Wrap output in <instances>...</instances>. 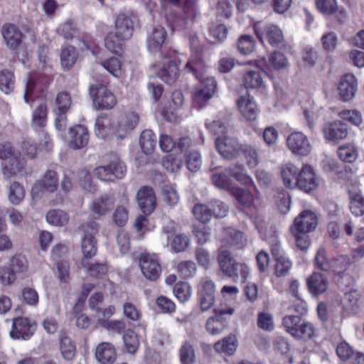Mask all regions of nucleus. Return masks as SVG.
I'll list each match as a JSON object with an SVG mask.
<instances>
[{"label":"nucleus","instance_id":"obj_6","mask_svg":"<svg viewBox=\"0 0 364 364\" xmlns=\"http://www.w3.org/2000/svg\"><path fill=\"white\" fill-rule=\"evenodd\" d=\"M255 33L257 38L262 43L264 37L269 43L274 47H280L284 43V36L282 30L275 25H262L256 23L254 26Z\"/></svg>","mask_w":364,"mask_h":364},{"label":"nucleus","instance_id":"obj_5","mask_svg":"<svg viewBox=\"0 0 364 364\" xmlns=\"http://www.w3.org/2000/svg\"><path fill=\"white\" fill-rule=\"evenodd\" d=\"M90 95L96 109L113 108L117 104L115 96L102 84L92 85L90 87Z\"/></svg>","mask_w":364,"mask_h":364},{"label":"nucleus","instance_id":"obj_31","mask_svg":"<svg viewBox=\"0 0 364 364\" xmlns=\"http://www.w3.org/2000/svg\"><path fill=\"white\" fill-rule=\"evenodd\" d=\"M139 122V116L134 112H130L122 116L119 119L116 129L120 139H124V135L135 128Z\"/></svg>","mask_w":364,"mask_h":364},{"label":"nucleus","instance_id":"obj_27","mask_svg":"<svg viewBox=\"0 0 364 364\" xmlns=\"http://www.w3.org/2000/svg\"><path fill=\"white\" fill-rule=\"evenodd\" d=\"M117 357L114 346L108 342L100 343L95 350V358L102 364H112Z\"/></svg>","mask_w":364,"mask_h":364},{"label":"nucleus","instance_id":"obj_52","mask_svg":"<svg viewBox=\"0 0 364 364\" xmlns=\"http://www.w3.org/2000/svg\"><path fill=\"white\" fill-rule=\"evenodd\" d=\"M47 106L45 104L38 105L33 113L32 124L34 127H43L47 122Z\"/></svg>","mask_w":364,"mask_h":364},{"label":"nucleus","instance_id":"obj_54","mask_svg":"<svg viewBox=\"0 0 364 364\" xmlns=\"http://www.w3.org/2000/svg\"><path fill=\"white\" fill-rule=\"evenodd\" d=\"M268 65L271 68L282 70L288 67L289 62L284 54L275 51L270 55Z\"/></svg>","mask_w":364,"mask_h":364},{"label":"nucleus","instance_id":"obj_7","mask_svg":"<svg viewBox=\"0 0 364 364\" xmlns=\"http://www.w3.org/2000/svg\"><path fill=\"white\" fill-rule=\"evenodd\" d=\"M215 144L220 155L225 159H234L241 154L242 144L235 138L226 135L218 136Z\"/></svg>","mask_w":364,"mask_h":364},{"label":"nucleus","instance_id":"obj_35","mask_svg":"<svg viewBox=\"0 0 364 364\" xmlns=\"http://www.w3.org/2000/svg\"><path fill=\"white\" fill-rule=\"evenodd\" d=\"M116 31L122 38H129L133 33V23L131 18L124 14H120L115 22Z\"/></svg>","mask_w":364,"mask_h":364},{"label":"nucleus","instance_id":"obj_4","mask_svg":"<svg viewBox=\"0 0 364 364\" xmlns=\"http://www.w3.org/2000/svg\"><path fill=\"white\" fill-rule=\"evenodd\" d=\"M139 266L142 274L149 281H157L161 274V266L155 254H141L139 258Z\"/></svg>","mask_w":364,"mask_h":364},{"label":"nucleus","instance_id":"obj_18","mask_svg":"<svg viewBox=\"0 0 364 364\" xmlns=\"http://www.w3.org/2000/svg\"><path fill=\"white\" fill-rule=\"evenodd\" d=\"M136 199L144 214L149 215L155 210L156 198L154 191L151 187H141L137 192Z\"/></svg>","mask_w":364,"mask_h":364},{"label":"nucleus","instance_id":"obj_53","mask_svg":"<svg viewBox=\"0 0 364 364\" xmlns=\"http://www.w3.org/2000/svg\"><path fill=\"white\" fill-rule=\"evenodd\" d=\"M178 273L183 279L193 277L197 271L196 264L191 260L180 262L176 267Z\"/></svg>","mask_w":364,"mask_h":364},{"label":"nucleus","instance_id":"obj_9","mask_svg":"<svg viewBox=\"0 0 364 364\" xmlns=\"http://www.w3.org/2000/svg\"><path fill=\"white\" fill-rule=\"evenodd\" d=\"M190 46L192 53L186 64L185 69L188 72H192L198 77V73L201 72L205 67L202 57V46L198 37L191 36L190 38Z\"/></svg>","mask_w":364,"mask_h":364},{"label":"nucleus","instance_id":"obj_26","mask_svg":"<svg viewBox=\"0 0 364 364\" xmlns=\"http://www.w3.org/2000/svg\"><path fill=\"white\" fill-rule=\"evenodd\" d=\"M325 138L328 141H337L343 139L348 134L347 127L341 122L326 124L323 128Z\"/></svg>","mask_w":364,"mask_h":364},{"label":"nucleus","instance_id":"obj_17","mask_svg":"<svg viewBox=\"0 0 364 364\" xmlns=\"http://www.w3.org/2000/svg\"><path fill=\"white\" fill-rule=\"evenodd\" d=\"M318 186V179L312 167L307 164L303 166L297 178L296 187L309 193L315 190Z\"/></svg>","mask_w":364,"mask_h":364},{"label":"nucleus","instance_id":"obj_55","mask_svg":"<svg viewBox=\"0 0 364 364\" xmlns=\"http://www.w3.org/2000/svg\"><path fill=\"white\" fill-rule=\"evenodd\" d=\"M314 334V327L307 321H303L296 331H294V338L298 340L309 341Z\"/></svg>","mask_w":364,"mask_h":364},{"label":"nucleus","instance_id":"obj_33","mask_svg":"<svg viewBox=\"0 0 364 364\" xmlns=\"http://www.w3.org/2000/svg\"><path fill=\"white\" fill-rule=\"evenodd\" d=\"M114 130V122L110 116L102 114L98 117L95 122V133L99 138L104 139Z\"/></svg>","mask_w":364,"mask_h":364},{"label":"nucleus","instance_id":"obj_11","mask_svg":"<svg viewBox=\"0 0 364 364\" xmlns=\"http://www.w3.org/2000/svg\"><path fill=\"white\" fill-rule=\"evenodd\" d=\"M318 224L316 214L311 210H304L294 219L291 225V232L296 234L299 232L308 233L314 230Z\"/></svg>","mask_w":364,"mask_h":364},{"label":"nucleus","instance_id":"obj_58","mask_svg":"<svg viewBox=\"0 0 364 364\" xmlns=\"http://www.w3.org/2000/svg\"><path fill=\"white\" fill-rule=\"evenodd\" d=\"M193 213L198 220L203 223L209 222L213 215L210 205L207 206L200 203L194 205Z\"/></svg>","mask_w":364,"mask_h":364},{"label":"nucleus","instance_id":"obj_8","mask_svg":"<svg viewBox=\"0 0 364 364\" xmlns=\"http://www.w3.org/2000/svg\"><path fill=\"white\" fill-rule=\"evenodd\" d=\"M180 63L175 51H170L168 56L164 59V65L159 73V77L166 83L173 84L178 78Z\"/></svg>","mask_w":364,"mask_h":364},{"label":"nucleus","instance_id":"obj_21","mask_svg":"<svg viewBox=\"0 0 364 364\" xmlns=\"http://www.w3.org/2000/svg\"><path fill=\"white\" fill-rule=\"evenodd\" d=\"M348 192L350 198V209L351 213L356 216L364 214V197L358 186L351 183L348 186Z\"/></svg>","mask_w":364,"mask_h":364},{"label":"nucleus","instance_id":"obj_57","mask_svg":"<svg viewBox=\"0 0 364 364\" xmlns=\"http://www.w3.org/2000/svg\"><path fill=\"white\" fill-rule=\"evenodd\" d=\"M123 340L127 351L134 354L139 348V341L137 335L132 330L125 331L123 336Z\"/></svg>","mask_w":364,"mask_h":364},{"label":"nucleus","instance_id":"obj_44","mask_svg":"<svg viewBox=\"0 0 364 364\" xmlns=\"http://www.w3.org/2000/svg\"><path fill=\"white\" fill-rule=\"evenodd\" d=\"M46 220L48 223L55 226H64L69 221L68 214L59 209H54L48 211L46 214Z\"/></svg>","mask_w":364,"mask_h":364},{"label":"nucleus","instance_id":"obj_39","mask_svg":"<svg viewBox=\"0 0 364 364\" xmlns=\"http://www.w3.org/2000/svg\"><path fill=\"white\" fill-rule=\"evenodd\" d=\"M272 254L274 255L276 259V267L275 274L277 277H283L287 275L290 269L291 268V262L287 257L284 255H279L277 247H273Z\"/></svg>","mask_w":364,"mask_h":364},{"label":"nucleus","instance_id":"obj_20","mask_svg":"<svg viewBox=\"0 0 364 364\" xmlns=\"http://www.w3.org/2000/svg\"><path fill=\"white\" fill-rule=\"evenodd\" d=\"M58 186V174L55 171H47L43 178L38 181L32 188V193L38 194L40 191L54 192Z\"/></svg>","mask_w":364,"mask_h":364},{"label":"nucleus","instance_id":"obj_50","mask_svg":"<svg viewBox=\"0 0 364 364\" xmlns=\"http://www.w3.org/2000/svg\"><path fill=\"white\" fill-rule=\"evenodd\" d=\"M97 250V242L93 235L85 234L82 241V250L85 257H92L96 255Z\"/></svg>","mask_w":364,"mask_h":364},{"label":"nucleus","instance_id":"obj_29","mask_svg":"<svg viewBox=\"0 0 364 364\" xmlns=\"http://www.w3.org/2000/svg\"><path fill=\"white\" fill-rule=\"evenodd\" d=\"M264 73L259 68L247 70L242 77L243 85L246 88L259 89L264 87L263 75Z\"/></svg>","mask_w":364,"mask_h":364},{"label":"nucleus","instance_id":"obj_40","mask_svg":"<svg viewBox=\"0 0 364 364\" xmlns=\"http://www.w3.org/2000/svg\"><path fill=\"white\" fill-rule=\"evenodd\" d=\"M15 88V76L12 71L8 69L0 70V90L9 95Z\"/></svg>","mask_w":364,"mask_h":364},{"label":"nucleus","instance_id":"obj_10","mask_svg":"<svg viewBox=\"0 0 364 364\" xmlns=\"http://www.w3.org/2000/svg\"><path fill=\"white\" fill-rule=\"evenodd\" d=\"M126 170L124 164L117 161L107 166L97 167L93 173L102 181H114L116 179L123 178Z\"/></svg>","mask_w":364,"mask_h":364},{"label":"nucleus","instance_id":"obj_19","mask_svg":"<svg viewBox=\"0 0 364 364\" xmlns=\"http://www.w3.org/2000/svg\"><path fill=\"white\" fill-rule=\"evenodd\" d=\"M4 40L11 50H16L22 43L23 33L14 24L6 23L2 26Z\"/></svg>","mask_w":364,"mask_h":364},{"label":"nucleus","instance_id":"obj_48","mask_svg":"<svg viewBox=\"0 0 364 364\" xmlns=\"http://www.w3.org/2000/svg\"><path fill=\"white\" fill-rule=\"evenodd\" d=\"M237 49L241 54L248 55L253 52L256 43L254 38L250 35H242L237 41Z\"/></svg>","mask_w":364,"mask_h":364},{"label":"nucleus","instance_id":"obj_60","mask_svg":"<svg viewBox=\"0 0 364 364\" xmlns=\"http://www.w3.org/2000/svg\"><path fill=\"white\" fill-rule=\"evenodd\" d=\"M162 195L164 201L170 206H173L179 202V195L176 188L171 185H164L162 187Z\"/></svg>","mask_w":364,"mask_h":364},{"label":"nucleus","instance_id":"obj_47","mask_svg":"<svg viewBox=\"0 0 364 364\" xmlns=\"http://www.w3.org/2000/svg\"><path fill=\"white\" fill-rule=\"evenodd\" d=\"M230 174L235 178L237 181L244 185L250 184L252 181L250 176H248L242 165L234 164L228 167Z\"/></svg>","mask_w":364,"mask_h":364},{"label":"nucleus","instance_id":"obj_64","mask_svg":"<svg viewBox=\"0 0 364 364\" xmlns=\"http://www.w3.org/2000/svg\"><path fill=\"white\" fill-rule=\"evenodd\" d=\"M173 293L181 301L185 302L191 297V286L186 282H179L174 287Z\"/></svg>","mask_w":364,"mask_h":364},{"label":"nucleus","instance_id":"obj_41","mask_svg":"<svg viewBox=\"0 0 364 364\" xmlns=\"http://www.w3.org/2000/svg\"><path fill=\"white\" fill-rule=\"evenodd\" d=\"M360 295L357 291H350L344 294L343 304L345 310L349 314H356L360 310Z\"/></svg>","mask_w":364,"mask_h":364},{"label":"nucleus","instance_id":"obj_61","mask_svg":"<svg viewBox=\"0 0 364 364\" xmlns=\"http://www.w3.org/2000/svg\"><path fill=\"white\" fill-rule=\"evenodd\" d=\"M241 153L244 154L250 167L255 168L259 162L258 153L255 149L248 144H242Z\"/></svg>","mask_w":364,"mask_h":364},{"label":"nucleus","instance_id":"obj_59","mask_svg":"<svg viewBox=\"0 0 364 364\" xmlns=\"http://www.w3.org/2000/svg\"><path fill=\"white\" fill-rule=\"evenodd\" d=\"M57 32L68 40L73 39L78 34L76 24L71 20H68L61 24L58 28Z\"/></svg>","mask_w":364,"mask_h":364},{"label":"nucleus","instance_id":"obj_23","mask_svg":"<svg viewBox=\"0 0 364 364\" xmlns=\"http://www.w3.org/2000/svg\"><path fill=\"white\" fill-rule=\"evenodd\" d=\"M339 95L342 100H351L357 90V80L352 74H346L341 79L338 86Z\"/></svg>","mask_w":364,"mask_h":364},{"label":"nucleus","instance_id":"obj_16","mask_svg":"<svg viewBox=\"0 0 364 364\" xmlns=\"http://www.w3.org/2000/svg\"><path fill=\"white\" fill-rule=\"evenodd\" d=\"M36 331V325L28 318L18 317L13 320V330L10 336L14 338L28 339Z\"/></svg>","mask_w":364,"mask_h":364},{"label":"nucleus","instance_id":"obj_24","mask_svg":"<svg viewBox=\"0 0 364 364\" xmlns=\"http://www.w3.org/2000/svg\"><path fill=\"white\" fill-rule=\"evenodd\" d=\"M53 81V75L51 73L39 74L36 83L31 79L28 80L25 88L24 100L26 103L33 102L31 97L36 86H38L39 89L43 90L46 88Z\"/></svg>","mask_w":364,"mask_h":364},{"label":"nucleus","instance_id":"obj_34","mask_svg":"<svg viewBox=\"0 0 364 364\" xmlns=\"http://www.w3.org/2000/svg\"><path fill=\"white\" fill-rule=\"evenodd\" d=\"M306 282L310 292L314 296L325 292L328 287L326 278L320 273H314L307 279Z\"/></svg>","mask_w":364,"mask_h":364},{"label":"nucleus","instance_id":"obj_46","mask_svg":"<svg viewBox=\"0 0 364 364\" xmlns=\"http://www.w3.org/2000/svg\"><path fill=\"white\" fill-rule=\"evenodd\" d=\"M339 159L346 163H353L358 158V151L355 146L351 144H347L340 146L337 151Z\"/></svg>","mask_w":364,"mask_h":364},{"label":"nucleus","instance_id":"obj_45","mask_svg":"<svg viewBox=\"0 0 364 364\" xmlns=\"http://www.w3.org/2000/svg\"><path fill=\"white\" fill-rule=\"evenodd\" d=\"M127 39L116 33H109L105 39V45L110 51L119 53L122 50L124 41Z\"/></svg>","mask_w":364,"mask_h":364},{"label":"nucleus","instance_id":"obj_56","mask_svg":"<svg viewBox=\"0 0 364 364\" xmlns=\"http://www.w3.org/2000/svg\"><path fill=\"white\" fill-rule=\"evenodd\" d=\"M25 190L19 183L14 182L9 188V199L14 205L19 204L25 197Z\"/></svg>","mask_w":364,"mask_h":364},{"label":"nucleus","instance_id":"obj_42","mask_svg":"<svg viewBox=\"0 0 364 364\" xmlns=\"http://www.w3.org/2000/svg\"><path fill=\"white\" fill-rule=\"evenodd\" d=\"M237 348V339L233 335L228 336L215 344V349L220 353L232 355Z\"/></svg>","mask_w":364,"mask_h":364},{"label":"nucleus","instance_id":"obj_36","mask_svg":"<svg viewBox=\"0 0 364 364\" xmlns=\"http://www.w3.org/2000/svg\"><path fill=\"white\" fill-rule=\"evenodd\" d=\"M60 64L64 70H70L76 63L78 53L76 48L70 45H64L60 51Z\"/></svg>","mask_w":364,"mask_h":364},{"label":"nucleus","instance_id":"obj_3","mask_svg":"<svg viewBox=\"0 0 364 364\" xmlns=\"http://www.w3.org/2000/svg\"><path fill=\"white\" fill-rule=\"evenodd\" d=\"M216 89L217 82L215 78L205 77L192 94L193 105L199 109L204 107L215 95Z\"/></svg>","mask_w":364,"mask_h":364},{"label":"nucleus","instance_id":"obj_62","mask_svg":"<svg viewBox=\"0 0 364 364\" xmlns=\"http://www.w3.org/2000/svg\"><path fill=\"white\" fill-rule=\"evenodd\" d=\"M318 10L324 15H332L338 10L336 0H317L316 2Z\"/></svg>","mask_w":364,"mask_h":364},{"label":"nucleus","instance_id":"obj_32","mask_svg":"<svg viewBox=\"0 0 364 364\" xmlns=\"http://www.w3.org/2000/svg\"><path fill=\"white\" fill-rule=\"evenodd\" d=\"M70 146L74 149H80L86 146L89 141L87 128L82 125H77L70 129Z\"/></svg>","mask_w":364,"mask_h":364},{"label":"nucleus","instance_id":"obj_63","mask_svg":"<svg viewBox=\"0 0 364 364\" xmlns=\"http://www.w3.org/2000/svg\"><path fill=\"white\" fill-rule=\"evenodd\" d=\"M101 65L110 74L116 77H119L122 75V65L119 60L117 58H110L103 61Z\"/></svg>","mask_w":364,"mask_h":364},{"label":"nucleus","instance_id":"obj_43","mask_svg":"<svg viewBox=\"0 0 364 364\" xmlns=\"http://www.w3.org/2000/svg\"><path fill=\"white\" fill-rule=\"evenodd\" d=\"M139 143L143 151L149 154L156 146V136L151 130H144L141 134Z\"/></svg>","mask_w":364,"mask_h":364},{"label":"nucleus","instance_id":"obj_51","mask_svg":"<svg viewBox=\"0 0 364 364\" xmlns=\"http://www.w3.org/2000/svg\"><path fill=\"white\" fill-rule=\"evenodd\" d=\"M181 364H193L195 362V352L191 342H185L179 350Z\"/></svg>","mask_w":364,"mask_h":364},{"label":"nucleus","instance_id":"obj_38","mask_svg":"<svg viewBox=\"0 0 364 364\" xmlns=\"http://www.w3.org/2000/svg\"><path fill=\"white\" fill-rule=\"evenodd\" d=\"M60 349L64 359L71 360L75 355V345L65 333L60 335Z\"/></svg>","mask_w":364,"mask_h":364},{"label":"nucleus","instance_id":"obj_28","mask_svg":"<svg viewBox=\"0 0 364 364\" xmlns=\"http://www.w3.org/2000/svg\"><path fill=\"white\" fill-rule=\"evenodd\" d=\"M166 32L161 25L153 27L147 38V48L151 52L159 51L164 43Z\"/></svg>","mask_w":364,"mask_h":364},{"label":"nucleus","instance_id":"obj_1","mask_svg":"<svg viewBox=\"0 0 364 364\" xmlns=\"http://www.w3.org/2000/svg\"><path fill=\"white\" fill-rule=\"evenodd\" d=\"M0 159L8 161V164L4 165L2 169L3 175L6 179H10L17 173H24L25 160L11 144H0Z\"/></svg>","mask_w":364,"mask_h":364},{"label":"nucleus","instance_id":"obj_2","mask_svg":"<svg viewBox=\"0 0 364 364\" xmlns=\"http://www.w3.org/2000/svg\"><path fill=\"white\" fill-rule=\"evenodd\" d=\"M218 262L220 269L226 277L235 279L240 274L242 282H245L250 272L248 267L245 264L237 263L228 250H219Z\"/></svg>","mask_w":364,"mask_h":364},{"label":"nucleus","instance_id":"obj_37","mask_svg":"<svg viewBox=\"0 0 364 364\" xmlns=\"http://www.w3.org/2000/svg\"><path fill=\"white\" fill-rule=\"evenodd\" d=\"M299 173L298 168L293 164L288 163L281 167V175L284 184L289 188L296 187Z\"/></svg>","mask_w":364,"mask_h":364},{"label":"nucleus","instance_id":"obj_13","mask_svg":"<svg viewBox=\"0 0 364 364\" xmlns=\"http://www.w3.org/2000/svg\"><path fill=\"white\" fill-rule=\"evenodd\" d=\"M215 285L207 278L202 279L198 291V296L202 311L209 310L215 303Z\"/></svg>","mask_w":364,"mask_h":364},{"label":"nucleus","instance_id":"obj_49","mask_svg":"<svg viewBox=\"0 0 364 364\" xmlns=\"http://www.w3.org/2000/svg\"><path fill=\"white\" fill-rule=\"evenodd\" d=\"M231 193L237 202L245 208L250 207L254 198L250 191L240 188H233Z\"/></svg>","mask_w":364,"mask_h":364},{"label":"nucleus","instance_id":"obj_15","mask_svg":"<svg viewBox=\"0 0 364 364\" xmlns=\"http://www.w3.org/2000/svg\"><path fill=\"white\" fill-rule=\"evenodd\" d=\"M116 200L117 196L114 193H104L92 200L90 210L97 216H105L113 210Z\"/></svg>","mask_w":364,"mask_h":364},{"label":"nucleus","instance_id":"obj_22","mask_svg":"<svg viewBox=\"0 0 364 364\" xmlns=\"http://www.w3.org/2000/svg\"><path fill=\"white\" fill-rule=\"evenodd\" d=\"M237 106L242 115L250 121L256 119L258 114L257 106L249 94L241 96L237 100Z\"/></svg>","mask_w":364,"mask_h":364},{"label":"nucleus","instance_id":"obj_25","mask_svg":"<svg viewBox=\"0 0 364 364\" xmlns=\"http://www.w3.org/2000/svg\"><path fill=\"white\" fill-rule=\"evenodd\" d=\"M118 205L112 214V220L118 226H124L128 220L129 197L125 192L118 195Z\"/></svg>","mask_w":364,"mask_h":364},{"label":"nucleus","instance_id":"obj_30","mask_svg":"<svg viewBox=\"0 0 364 364\" xmlns=\"http://www.w3.org/2000/svg\"><path fill=\"white\" fill-rule=\"evenodd\" d=\"M215 316L210 317L206 322V329L212 335L218 334L223 331L225 323L221 316L226 314H232L233 310L215 309Z\"/></svg>","mask_w":364,"mask_h":364},{"label":"nucleus","instance_id":"obj_12","mask_svg":"<svg viewBox=\"0 0 364 364\" xmlns=\"http://www.w3.org/2000/svg\"><path fill=\"white\" fill-rule=\"evenodd\" d=\"M55 104L58 107V113L55 124L58 130L62 131L66 128L67 117L65 114L72 105L70 93L67 91L60 92L56 96Z\"/></svg>","mask_w":364,"mask_h":364},{"label":"nucleus","instance_id":"obj_14","mask_svg":"<svg viewBox=\"0 0 364 364\" xmlns=\"http://www.w3.org/2000/svg\"><path fill=\"white\" fill-rule=\"evenodd\" d=\"M288 148L297 156H306L311 151V145L308 138L301 132L291 133L287 139Z\"/></svg>","mask_w":364,"mask_h":364}]
</instances>
